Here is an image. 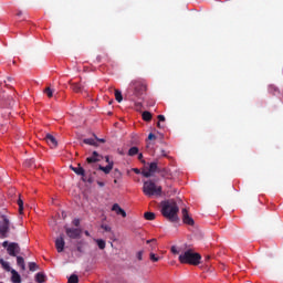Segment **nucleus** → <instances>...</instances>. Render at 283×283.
Returning a JSON list of instances; mask_svg holds the SVG:
<instances>
[{
    "mask_svg": "<svg viewBox=\"0 0 283 283\" xmlns=\"http://www.w3.org/2000/svg\"><path fill=\"white\" fill-rule=\"evenodd\" d=\"M137 154H138V147L133 146L129 148L128 156H137Z\"/></svg>",
    "mask_w": 283,
    "mask_h": 283,
    "instance_id": "obj_28",
    "label": "nucleus"
},
{
    "mask_svg": "<svg viewBox=\"0 0 283 283\" xmlns=\"http://www.w3.org/2000/svg\"><path fill=\"white\" fill-rule=\"evenodd\" d=\"M84 233H85V235L87 237V238H90V231H84Z\"/></svg>",
    "mask_w": 283,
    "mask_h": 283,
    "instance_id": "obj_50",
    "label": "nucleus"
},
{
    "mask_svg": "<svg viewBox=\"0 0 283 283\" xmlns=\"http://www.w3.org/2000/svg\"><path fill=\"white\" fill-rule=\"evenodd\" d=\"M149 258H150L151 262H158L160 260V258L156 256V254L154 252H150Z\"/></svg>",
    "mask_w": 283,
    "mask_h": 283,
    "instance_id": "obj_36",
    "label": "nucleus"
},
{
    "mask_svg": "<svg viewBox=\"0 0 283 283\" xmlns=\"http://www.w3.org/2000/svg\"><path fill=\"white\" fill-rule=\"evenodd\" d=\"M44 94H46L48 98H52L54 96V91L50 87L44 90Z\"/></svg>",
    "mask_w": 283,
    "mask_h": 283,
    "instance_id": "obj_31",
    "label": "nucleus"
},
{
    "mask_svg": "<svg viewBox=\"0 0 283 283\" xmlns=\"http://www.w3.org/2000/svg\"><path fill=\"white\" fill-rule=\"evenodd\" d=\"M65 233L67 238H71V240H78L81 238V233H83L82 229L78 228H65Z\"/></svg>",
    "mask_w": 283,
    "mask_h": 283,
    "instance_id": "obj_6",
    "label": "nucleus"
},
{
    "mask_svg": "<svg viewBox=\"0 0 283 283\" xmlns=\"http://www.w3.org/2000/svg\"><path fill=\"white\" fill-rule=\"evenodd\" d=\"M0 264H1L2 269H4V271H10V263L4 261L3 259H0Z\"/></svg>",
    "mask_w": 283,
    "mask_h": 283,
    "instance_id": "obj_29",
    "label": "nucleus"
},
{
    "mask_svg": "<svg viewBox=\"0 0 283 283\" xmlns=\"http://www.w3.org/2000/svg\"><path fill=\"white\" fill-rule=\"evenodd\" d=\"M3 221H0V238L4 239L8 238V232L10 231V220L6 218V216L2 217Z\"/></svg>",
    "mask_w": 283,
    "mask_h": 283,
    "instance_id": "obj_5",
    "label": "nucleus"
},
{
    "mask_svg": "<svg viewBox=\"0 0 283 283\" xmlns=\"http://www.w3.org/2000/svg\"><path fill=\"white\" fill-rule=\"evenodd\" d=\"M11 281L13 283H21V275L19 274V272H17V270H11Z\"/></svg>",
    "mask_w": 283,
    "mask_h": 283,
    "instance_id": "obj_16",
    "label": "nucleus"
},
{
    "mask_svg": "<svg viewBox=\"0 0 283 283\" xmlns=\"http://www.w3.org/2000/svg\"><path fill=\"white\" fill-rule=\"evenodd\" d=\"M151 171H149V170H143L142 171V176H144V178H151Z\"/></svg>",
    "mask_w": 283,
    "mask_h": 283,
    "instance_id": "obj_37",
    "label": "nucleus"
},
{
    "mask_svg": "<svg viewBox=\"0 0 283 283\" xmlns=\"http://www.w3.org/2000/svg\"><path fill=\"white\" fill-rule=\"evenodd\" d=\"M45 142L51 147V149H56V147H59V142H56V138L50 134L45 136Z\"/></svg>",
    "mask_w": 283,
    "mask_h": 283,
    "instance_id": "obj_10",
    "label": "nucleus"
},
{
    "mask_svg": "<svg viewBox=\"0 0 283 283\" xmlns=\"http://www.w3.org/2000/svg\"><path fill=\"white\" fill-rule=\"evenodd\" d=\"M145 92H147V83H145V80H133L129 83L127 96L130 101H134V96L140 98Z\"/></svg>",
    "mask_w": 283,
    "mask_h": 283,
    "instance_id": "obj_1",
    "label": "nucleus"
},
{
    "mask_svg": "<svg viewBox=\"0 0 283 283\" xmlns=\"http://www.w3.org/2000/svg\"><path fill=\"white\" fill-rule=\"evenodd\" d=\"M99 187H105V184L98 182Z\"/></svg>",
    "mask_w": 283,
    "mask_h": 283,
    "instance_id": "obj_53",
    "label": "nucleus"
},
{
    "mask_svg": "<svg viewBox=\"0 0 283 283\" xmlns=\"http://www.w3.org/2000/svg\"><path fill=\"white\" fill-rule=\"evenodd\" d=\"M103 59H105V61H109V56L107 55V53H104L103 55H97L96 57L97 63H101Z\"/></svg>",
    "mask_w": 283,
    "mask_h": 283,
    "instance_id": "obj_30",
    "label": "nucleus"
},
{
    "mask_svg": "<svg viewBox=\"0 0 283 283\" xmlns=\"http://www.w3.org/2000/svg\"><path fill=\"white\" fill-rule=\"evenodd\" d=\"M102 229H104L107 233H109L112 231V227H109L107 224H102Z\"/></svg>",
    "mask_w": 283,
    "mask_h": 283,
    "instance_id": "obj_40",
    "label": "nucleus"
},
{
    "mask_svg": "<svg viewBox=\"0 0 283 283\" xmlns=\"http://www.w3.org/2000/svg\"><path fill=\"white\" fill-rule=\"evenodd\" d=\"M105 160H106V163H108V165H109V163H114V161H109V156H106Z\"/></svg>",
    "mask_w": 283,
    "mask_h": 283,
    "instance_id": "obj_46",
    "label": "nucleus"
},
{
    "mask_svg": "<svg viewBox=\"0 0 283 283\" xmlns=\"http://www.w3.org/2000/svg\"><path fill=\"white\" fill-rule=\"evenodd\" d=\"M70 169H72V171H74V174H76V176L85 177V169L83 167H81V164H78L77 167L70 166Z\"/></svg>",
    "mask_w": 283,
    "mask_h": 283,
    "instance_id": "obj_13",
    "label": "nucleus"
},
{
    "mask_svg": "<svg viewBox=\"0 0 283 283\" xmlns=\"http://www.w3.org/2000/svg\"><path fill=\"white\" fill-rule=\"evenodd\" d=\"M270 90H273L274 92H277V88L271 86Z\"/></svg>",
    "mask_w": 283,
    "mask_h": 283,
    "instance_id": "obj_52",
    "label": "nucleus"
},
{
    "mask_svg": "<svg viewBox=\"0 0 283 283\" xmlns=\"http://www.w3.org/2000/svg\"><path fill=\"white\" fill-rule=\"evenodd\" d=\"M103 156L98 154V151H93L91 157L86 158V163H88V165H92V163H101Z\"/></svg>",
    "mask_w": 283,
    "mask_h": 283,
    "instance_id": "obj_11",
    "label": "nucleus"
},
{
    "mask_svg": "<svg viewBox=\"0 0 283 283\" xmlns=\"http://www.w3.org/2000/svg\"><path fill=\"white\" fill-rule=\"evenodd\" d=\"M55 249H56L57 253H63V251H65V239L63 238V234H61L55 240Z\"/></svg>",
    "mask_w": 283,
    "mask_h": 283,
    "instance_id": "obj_9",
    "label": "nucleus"
},
{
    "mask_svg": "<svg viewBox=\"0 0 283 283\" xmlns=\"http://www.w3.org/2000/svg\"><path fill=\"white\" fill-rule=\"evenodd\" d=\"M181 216L185 224H189V227H193L195 224L193 218L189 216V211L187 210V208H184L181 210Z\"/></svg>",
    "mask_w": 283,
    "mask_h": 283,
    "instance_id": "obj_8",
    "label": "nucleus"
},
{
    "mask_svg": "<svg viewBox=\"0 0 283 283\" xmlns=\"http://www.w3.org/2000/svg\"><path fill=\"white\" fill-rule=\"evenodd\" d=\"M142 118L143 120H145L146 123H149L153 118V115L149 111H145L143 114H142Z\"/></svg>",
    "mask_w": 283,
    "mask_h": 283,
    "instance_id": "obj_19",
    "label": "nucleus"
},
{
    "mask_svg": "<svg viewBox=\"0 0 283 283\" xmlns=\"http://www.w3.org/2000/svg\"><path fill=\"white\" fill-rule=\"evenodd\" d=\"M143 193L147 196V198H154V196L158 197L163 193V187L157 186L156 182L148 180L144 182Z\"/></svg>",
    "mask_w": 283,
    "mask_h": 283,
    "instance_id": "obj_4",
    "label": "nucleus"
},
{
    "mask_svg": "<svg viewBox=\"0 0 283 283\" xmlns=\"http://www.w3.org/2000/svg\"><path fill=\"white\" fill-rule=\"evenodd\" d=\"M137 260H143V251L137 252Z\"/></svg>",
    "mask_w": 283,
    "mask_h": 283,
    "instance_id": "obj_44",
    "label": "nucleus"
},
{
    "mask_svg": "<svg viewBox=\"0 0 283 283\" xmlns=\"http://www.w3.org/2000/svg\"><path fill=\"white\" fill-rule=\"evenodd\" d=\"M74 227H80L81 226V220L80 219H74L73 222Z\"/></svg>",
    "mask_w": 283,
    "mask_h": 283,
    "instance_id": "obj_41",
    "label": "nucleus"
},
{
    "mask_svg": "<svg viewBox=\"0 0 283 283\" xmlns=\"http://www.w3.org/2000/svg\"><path fill=\"white\" fill-rule=\"evenodd\" d=\"M23 166L24 167H28L29 169H36V164L34 161V159H27L24 163H23Z\"/></svg>",
    "mask_w": 283,
    "mask_h": 283,
    "instance_id": "obj_17",
    "label": "nucleus"
},
{
    "mask_svg": "<svg viewBox=\"0 0 283 283\" xmlns=\"http://www.w3.org/2000/svg\"><path fill=\"white\" fill-rule=\"evenodd\" d=\"M161 156H164L165 158H167V153L165 150H161Z\"/></svg>",
    "mask_w": 283,
    "mask_h": 283,
    "instance_id": "obj_45",
    "label": "nucleus"
},
{
    "mask_svg": "<svg viewBox=\"0 0 283 283\" xmlns=\"http://www.w3.org/2000/svg\"><path fill=\"white\" fill-rule=\"evenodd\" d=\"M210 259V256H206V260H209Z\"/></svg>",
    "mask_w": 283,
    "mask_h": 283,
    "instance_id": "obj_55",
    "label": "nucleus"
},
{
    "mask_svg": "<svg viewBox=\"0 0 283 283\" xmlns=\"http://www.w3.org/2000/svg\"><path fill=\"white\" fill-rule=\"evenodd\" d=\"M148 140H156V135H154V133H150L148 135Z\"/></svg>",
    "mask_w": 283,
    "mask_h": 283,
    "instance_id": "obj_42",
    "label": "nucleus"
},
{
    "mask_svg": "<svg viewBox=\"0 0 283 283\" xmlns=\"http://www.w3.org/2000/svg\"><path fill=\"white\" fill-rule=\"evenodd\" d=\"M158 174H160L163 178H169V176H171V174L166 168H159Z\"/></svg>",
    "mask_w": 283,
    "mask_h": 283,
    "instance_id": "obj_24",
    "label": "nucleus"
},
{
    "mask_svg": "<svg viewBox=\"0 0 283 283\" xmlns=\"http://www.w3.org/2000/svg\"><path fill=\"white\" fill-rule=\"evenodd\" d=\"M178 203L175 201H165L161 203V213L164 218H167L170 222H178Z\"/></svg>",
    "mask_w": 283,
    "mask_h": 283,
    "instance_id": "obj_2",
    "label": "nucleus"
},
{
    "mask_svg": "<svg viewBox=\"0 0 283 283\" xmlns=\"http://www.w3.org/2000/svg\"><path fill=\"white\" fill-rule=\"evenodd\" d=\"M99 171H104L106 175L112 172V169H114V163H109L106 167L98 166Z\"/></svg>",
    "mask_w": 283,
    "mask_h": 283,
    "instance_id": "obj_15",
    "label": "nucleus"
},
{
    "mask_svg": "<svg viewBox=\"0 0 283 283\" xmlns=\"http://www.w3.org/2000/svg\"><path fill=\"white\" fill-rule=\"evenodd\" d=\"M69 283H78V275L76 274H72L70 277H69Z\"/></svg>",
    "mask_w": 283,
    "mask_h": 283,
    "instance_id": "obj_33",
    "label": "nucleus"
},
{
    "mask_svg": "<svg viewBox=\"0 0 283 283\" xmlns=\"http://www.w3.org/2000/svg\"><path fill=\"white\" fill-rule=\"evenodd\" d=\"M146 242H147V244H151L150 247H151L153 251H154V249H156V239L147 240Z\"/></svg>",
    "mask_w": 283,
    "mask_h": 283,
    "instance_id": "obj_38",
    "label": "nucleus"
},
{
    "mask_svg": "<svg viewBox=\"0 0 283 283\" xmlns=\"http://www.w3.org/2000/svg\"><path fill=\"white\" fill-rule=\"evenodd\" d=\"M96 243H97L98 249H101V250L105 249V247H106L105 240H103V239H97Z\"/></svg>",
    "mask_w": 283,
    "mask_h": 283,
    "instance_id": "obj_32",
    "label": "nucleus"
},
{
    "mask_svg": "<svg viewBox=\"0 0 283 283\" xmlns=\"http://www.w3.org/2000/svg\"><path fill=\"white\" fill-rule=\"evenodd\" d=\"M19 213H23V200L21 198L18 199Z\"/></svg>",
    "mask_w": 283,
    "mask_h": 283,
    "instance_id": "obj_34",
    "label": "nucleus"
},
{
    "mask_svg": "<svg viewBox=\"0 0 283 283\" xmlns=\"http://www.w3.org/2000/svg\"><path fill=\"white\" fill-rule=\"evenodd\" d=\"M85 247H87V242H85L84 240L77 241L76 250L78 251V253H85Z\"/></svg>",
    "mask_w": 283,
    "mask_h": 283,
    "instance_id": "obj_14",
    "label": "nucleus"
},
{
    "mask_svg": "<svg viewBox=\"0 0 283 283\" xmlns=\"http://www.w3.org/2000/svg\"><path fill=\"white\" fill-rule=\"evenodd\" d=\"M115 101L123 103V93L119 90H115Z\"/></svg>",
    "mask_w": 283,
    "mask_h": 283,
    "instance_id": "obj_23",
    "label": "nucleus"
},
{
    "mask_svg": "<svg viewBox=\"0 0 283 283\" xmlns=\"http://www.w3.org/2000/svg\"><path fill=\"white\" fill-rule=\"evenodd\" d=\"M2 247L6 249V247H8V241H4V242L2 243Z\"/></svg>",
    "mask_w": 283,
    "mask_h": 283,
    "instance_id": "obj_49",
    "label": "nucleus"
},
{
    "mask_svg": "<svg viewBox=\"0 0 283 283\" xmlns=\"http://www.w3.org/2000/svg\"><path fill=\"white\" fill-rule=\"evenodd\" d=\"M96 140H98V143H105V139H103V138L101 139V138L96 137Z\"/></svg>",
    "mask_w": 283,
    "mask_h": 283,
    "instance_id": "obj_47",
    "label": "nucleus"
},
{
    "mask_svg": "<svg viewBox=\"0 0 283 283\" xmlns=\"http://www.w3.org/2000/svg\"><path fill=\"white\" fill-rule=\"evenodd\" d=\"M71 90H73V92L78 93V92H82L83 87L78 83H72Z\"/></svg>",
    "mask_w": 283,
    "mask_h": 283,
    "instance_id": "obj_26",
    "label": "nucleus"
},
{
    "mask_svg": "<svg viewBox=\"0 0 283 283\" xmlns=\"http://www.w3.org/2000/svg\"><path fill=\"white\" fill-rule=\"evenodd\" d=\"M200 260H202L200 253L193 252L191 249L186 250L179 255V262L181 264H191L192 266H198V264H200Z\"/></svg>",
    "mask_w": 283,
    "mask_h": 283,
    "instance_id": "obj_3",
    "label": "nucleus"
},
{
    "mask_svg": "<svg viewBox=\"0 0 283 283\" xmlns=\"http://www.w3.org/2000/svg\"><path fill=\"white\" fill-rule=\"evenodd\" d=\"M36 269H39V265H36L35 262H30L29 263V270L30 271L34 272V271H36Z\"/></svg>",
    "mask_w": 283,
    "mask_h": 283,
    "instance_id": "obj_35",
    "label": "nucleus"
},
{
    "mask_svg": "<svg viewBox=\"0 0 283 283\" xmlns=\"http://www.w3.org/2000/svg\"><path fill=\"white\" fill-rule=\"evenodd\" d=\"M17 14H18V17H21V14H23V12L19 11Z\"/></svg>",
    "mask_w": 283,
    "mask_h": 283,
    "instance_id": "obj_54",
    "label": "nucleus"
},
{
    "mask_svg": "<svg viewBox=\"0 0 283 283\" xmlns=\"http://www.w3.org/2000/svg\"><path fill=\"white\" fill-rule=\"evenodd\" d=\"M35 281H36L38 283H43V282H45V274L39 272V273L35 275Z\"/></svg>",
    "mask_w": 283,
    "mask_h": 283,
    "instance_id": "obj_27",
    "label": "nucleus"
},
{
    "mask_svg": "<svg viewBox=\"0 0 283 283\" xmlns=\"http://www.w3.org/2000/svg\"><path fill=\"white\" fill-rule=\"evenodd\" d=\"M135 107L136 109H140V107H143V103L140 102L135 103Z\"/></svg>",
    "mask_w": 283,
    "mask_h": 283,
    "instance_id": "obj_43",
    "label": "nucleus"
},
{
    "mask_svg": "<svg viewBox=\"0 0 283 283\" xmlns=\"http://www.w3.org/2000/svg\"><path fill=\"white\" fill-rule=\"evenodd\" d=\"M148 170L151 171L153 174H156V171L158 174V171H160V168H158V163L156 161L150 163Z\"/></svg>",
    "mask_w": 283,
    "mask_h": 283,
    "instance_id": "obj_18",
    "label": "nucleus"
},
{
    "mask_svg": "<svg viewBox=\"0 0 283 283\" xmlns=\"http://www.w3.org/2000/svg\"><path fill=\"white\" fill-rule=\"evenodd\" d=\"M17 264H18V266H20V269H22V271H24L25 260L22 256H17Z\"/></svg>",
    "mask_w": 283,
    "mask_h": 283,
    "instance_id": "obj_21",
    "label": "nucleus"
},
{
    "mask_svg": "<svg viewBox=\"0 0 283 283\" xmlns=\"http://www.w3.org/2000/svg\"><path fill=\"white\" fill-rule=\"evenodd\" d=\"M138 160H143V153L138 154Z\"/></svg>",
    "mask_w": 283,
    "mask_h": 283,
    "instance_id": "obj_48",
    "label": "nucleus"
},
{
    "mask_svg": "<svg viewBox=\"0 0 283 283\" xmlns=\"http://www.w3.org/2000/svg\"><path fill=\"white\" fill-rule=\"evenodd\" d=\"M112 211H115L117 216H122V218H127V212L120 208L118 203H114L112 207Z\"/></svg>",
    "mask_w": 283,
    "mask_h": 283,
    "instance_id": "obj_12",
    "label": "nucleus"
},
{
    "mask_svg": "<svg viewBox=\"0 0 283 283\" xmlns=\"http://www.w3.org/2000/svg\"><path fill=\"white\" fill-rule=\"evenodd\" d=\"M158 123H157V127L158 129H165V125L160 124V123H165V115H158Z\"/></svg>",
    "mask_w": 283,
    "mask_h": 283,
    "instance_id": "obj_20",
    "label": "nucleus"
},
{
    "mask_svg": "<svg viewBox=\"0 0 283 283\" xmlns=\"http://www.w3.org/2000/svg\"><path fill=\"white\" fill-rule=\"evenodd\" d=\"M7 251L11 258H17V254L21 253V248L19 247V243H10Z\"/></svg>",
    "mask_w": 283,
    "mask_h": 283,
    "instance_id": "obj_7",
    "label": "nucleus"
},
{
    "mask_svg": "<svg viewBox=\"0 0 283 283\" xmlns=\"http://www.w3.org/2000/svg\"><path fill=\"white\" fill-rule=\"evenodd\" d=\"M135 174H140V170H138V168L134 169Z\"/></svg>",
    "mask_w": 283,
    "mask_h": 283,
    "instance_id": "obj_51",
    "label": "nucleus"
},
{
    "mask_svg": "<svg viewBox=\"0 0 283 283\" xmlns=\"http://www.w3.org/2000/svg\"><path fill=\"white\" fill-rule=\"evenodd\" d=\"M171 253H174V255H178L180 253V251H178V248H176V245H172Z\"/></svg>",
    "mask_w": 283,
    "mask_h": 283,
    "instance_id": "obj_39",
    "label": "nucleus"
},
{
    "mask_svg": "<svg viewBox=\"0 0 283 283\" xmlns=\"http://www.w3.org/2000/svg\"><path fill=\"white\" fill-rule=\"evenodd\" d=\"M83 143H84V145H91V146H93V147H96L98 144L96 143V140L95 139H93V138H85V139H83Z\"/></svg>",
    "mask_w": 283,
    "mask_h": 283,
    "instance_id": "obj_22",
    "label": "nucleus"
},
{
    "mask_svg": "<svg viewBox=\"0 0 283 283\" xmlns=\"http://www.w3.org/2000/svg\"><path fill=\"white\" fill-rule=\"evenodd\" d=\"M144 218H145V220H149V221L156 220V213H154V212H145L144 213Z\"/></svg>",
    "mask_w": 283,
    "mask_h": 283,
    "instance_id": "obj_25",
    "label": "nucleus"
}]
</instances>
